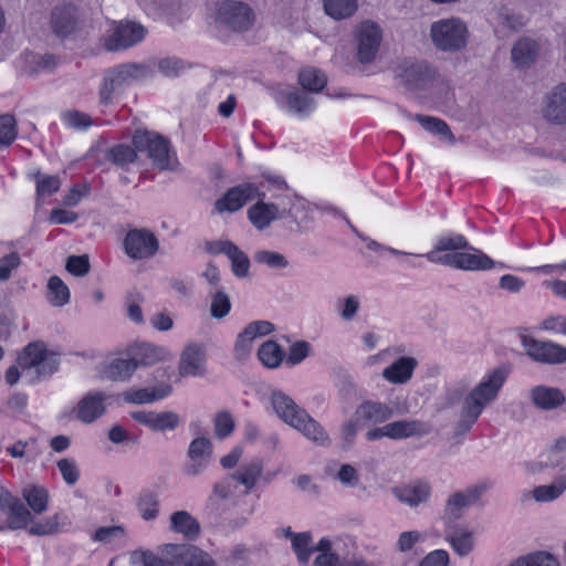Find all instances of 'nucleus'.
Instances as JSON below:
<instances>
[{
  "label": "nucleus",
  "instance_id": "56",
  "mask_svg": "<svg viewBox=\"0 0 566 566\" xmlns=\"http://www.w3.org/2000/svg\"><path fill=\"white\" fill-rule=\"evenodd\" d=\"M470 248L468 240L462 234H450L438 239L436 249L438 251H459Z\"/></svg>",
  "mask_w": 566,
  "mask_h": 566
},
{
  "label": "nucleus",
  "instance_id": "55",
  "mask_svg": "<svg viewBox=\"0 0 566 566\" xmlns=\"http://www.w3.org/2000/svg\"><path fill=\"white\" fill-rule=\"evenodd\" d=\"M228 258L231 261V270L237 277H245L249 274L250 260L248 255L235 244L230 250Z\"/></svg>",
  "mask_w": 566,
  "mask_h": 566
},
{
  "label": "nucleus",
  "instance_id": "11",
  "mask_svg": "<svg viewBox=\"0 0 566 566\" xmlns=\"http://www.w3.org/2000/svg\"><path fill=\"white\" fill-rule=\"evenodd\" d=\"M380 27L370 20L363 21L355 32L356 57L361 64L371 63L379 51L381 42Z\"/></svg>",
  "mask_w": 566,
  "mask_h": 566
},
{
  "label": "nucleus",
  "instance_id": "49",
  "mask_svg": "<svg viewBox=\"0 0 566 566\" xmlns=\"http://www.w3.org/2000/svg\"><path fill=\"white\" fill-rule=\"evenodd\" d=\"M510 566H559V563L547 552H536L517 558Z\"/></svg>",
  "mask_w": 566,
  "mask_h": 566
},
{
  "label": "nucleus",
  "instance_id": "9",
  "mask_svg": "<svg viewBox=\"0 0 566 566\" xmlns=\"http://www.w3.org/2000/svg\"><path fill=\"white\" fill-rule=\"evenodd\" d=\"M255 12L243 1L224 0L217 4L216 22L234 32H245L255 22Z\"/></svg>",
  "mask_w": 566,
  "mask_h": 566
},
{
  "label": "nucleus",
  "instance_id": "40",
  "mask_svg": "<svg viewBox=\"0 0 566 566\" xmlns=\"http://www.w3.org/2000/svg\"><path fill=\"white\" fill-rule=\"evenodd\" d=\"M566 491V475L556 478L552 484L539 485L533 490L537 502H551L558 499Z\"/></svg>",
  "mask_w": 566,
  "mask_h": 566
},
{
  "label": "nucleus",
  "instance_id": "19",
  "mask_svg": "<svg viewBox=\"0 0 566 566\" xmlns=\"http://www.w3.org/2000/svg\"><path fill=\"white\" fill-rule=\"evenodd\" d=\"M542 115L551 124H566V83L556 85L545 95Z\"/></svg>",
  "mask_w": 566,
  "mask_h": 566
},
{
  "label": "nucleus",
  "instance_id": "34",
  "mask_svg": "<svg viewBox=\"0 0 566 566\" xmlns=\"http://www.w3.org/2000/svg\"><path fill=\"white\" fill-rule=\"evenodd\" d=\"M262 461L260 459H255L250 463L241 465L239 470L230 475L233 478L234 483L238 482L244 485V494H248L255 486L259 478L262 474Z\"/></svg>",
  "mask_w": 566,
  "mask_h": 566
},
{
  "label": "nucleus",
  "instance_id": "45",
  "mask_svg": "<svg viewBox=\"0 0 566 566\" xmlns=\"http://www.w3.org/2000/svg\"><path fill=\"white\" fill-rule=\"evenodd\" d=\"M23 497L35 514H41L48 509L49 493L44 488H25Z\"/></svg>",
  "mask_w": 566,
  "mask_h": 566
},
{
  "label": "nucleus",
  "instance_id": "31",
  "mask_svg": "<svg viewBox=\"0 0 566 566\" xmlns=\"http://www.w3.org/2000/svg\"><path fill=\"white\" fill-rule=\"evenodd\" d=\"M392 409L377 401H365L356 409V417L371 423H382L392 417Z\"/></svg>",
  "mask_w": 566,
  "mask_h": 566
},
{
  "label": "nucleus",
  "instance_id": "10",
  "mask_svg": "<svg viewBox=\"0 0 566 566\" xmlns=\"http://www.w3.org/2000/svg\"><path fill=\"white\" fill-rule=\"evenodd\" d=\"M30 522L32 515L24 503L0 489V531L25 528Z\"/></svg>",
  "mask_w": 566,
  "mask_h": 566
},
{
  "label": "nucleus",
  "instance_id": "6",
  "mask_svg": "<svg viewBox=\"0 0 566 566\" xmlns=\"http://www.w3.org/2000/svg\"><path fill=\"white\" fill-rule=\"evenodd\" d=\"M133 146L139 151H147L153 165L159 170H175L179 164L169 140L156 133L137 130L133 136Z\"/></svg>",
  "mask_w": 566,
  "mask_h": 566
},
{
  "label": "nucleus",
  "instance_id": "17",
  "mask_svg": "<svg viewBox=\"0 0 566 566\" xmlns=\"http://www.w3.org/2000/svg\"><path fill=\"white\" fill-rule=\"evenodd\" d=\"M213 453V444L210 439L206 437H198L193 439L188 448L187 457L189 462L184 464L182 471L188 476H197L202 473Z\"/></svg>",
  "mask_w": 566,
  "mask_h": 566
},
{
  "label": "nucleus",
  "instance_id": "20",
  "mask_svg": "<svg viewBox=\"0 0 566 566\" xmlns=\"http://www.w3.org/2000/svg\"><path fill=\"white\" fill-rule=\"evenodd\" d=\"M277 104L300 117L308 116L315 108V99L305 91L297 88L279 90L274 93Z\"/></svg>",
  "mask_w": 566,
  "mask_h": 566
},
{
  "label": "nucleus",
  "instance_id": "61",
  "mask_svg": "<svg viewBox=\"0 0 566 566\" xmlns=\"http://www.w3.org/2000/svg\"><path fill=\"white\" fill-rule=\"evenodd\" d=\"M253 340L254 337L248 334L245 328L238 335L234 344V354L238 360H244L249 357Z\"/></svg>",
  "mask_w": 566,
  "mask_h": 566
},
{
  "label": "nucleus",
  "instance_id": "43",
  "mask_svg": "<svg viewBox=\"0 0 566 566\" xmlns=\"http://www.w3.org/2000/svg\"><path fill=\"white\" fill-rule=\"evenodd\" d=\"M48 301L53 306H63L70 301V290L66 284L56 275L48 282Z\"/></svg>",
  "mask_w": 566,
  "mask_h": 566
},
{
  "label": "nucleus",
  "instance_id": "47",
  "mask_svg": "<svg viewBox=\"0 0 566 566\" xmlns=\"http://www.w3.org/2000/svg\"><path fill=\"white\" fill-rule=\"evenodd\" d=\"M416 119L421 124V126L432 133L437 134L441 137L447 138L450 143L454 142V136L452 132L450 130L449 126L446 122L442 119H439L437 117H430L426 115H417Z\"/></svg>",
  "mask_w": 566,
  "mask_h": 566
},
{
  "label": "nucleus",
  "instance_id": "54",
  "mask_svg": "<svg viewBox=\"0 0 566 566\" xmlns=\"http://www.w3.org/2000/svg\"><path fill=\"white\" fill-rule=\"evenodd\" d=\"M253 259L259 264H265L271 269H285L289 266L287 259L275 251L259 250L253 254Z\"/></svg>",
  "mask_w": 566,
  "mask_h": 566
},
{
  "label": "nucleus",
  "instance_id": "8",
  "mask_svg": "<svg viewBox=\"0 0 566 566\" xmlns=\"http://www.w3.org/2000/svg\"><path fill=\"white\" fill-rule=\"evenodd\" d=\"M430 34L434 45L444 52H457L467 45V25L455 18L432 23Z\"/></svg>",
  "mask_w": 566,
  "mask_h": 566
},
{
  "label": "nucleus",
  "instance_id": "53",
  "mask_svg": "<svg viewBox=\"0 0 566 566\" xmlns=\"http://www.w3.org/2000/svg\"><path fill=\"white\" fill-rule=\"evenodd\" d=\"M312 536L310 533H297L293 535L292 547L301 563L306 564L313 553L311 547Z\"/></svg>",
  "mask_w": 566,
  "mask_h": 566
},
{
  "label": "nucleus",
  "instance_id": "16",
  "mask_svg": "<svg viewBox=\"0 0 566 566\" xmlns=\"http://www.w3.org/2000/svg\"><path fill=\"white\" fill-rule=\"evenodd\" d=\"M164 555L174 559L176 566H216L214 559L197 546L188 544H167Z\"/></svg>",
  "mask_w": 566,
  "mask_h": 566
},
{
  "label": "nucleus",
  "instance_id": "33",
  "mask_svg": "<svg viewBox=\"0 0 566 566\" xmlns=\"http://www.w3.org/2000/svg\"><path fill=\"white\" fill-rule=\"evenodd\" d=\"M171 528L188 539H196L200 534L199 522L187 511H177L170 516Z\"/></svg>",
  "mask_w": 566,
  "mask_h": 566
},
{
  "label": "nucleus",
  "instance_id": "18",
  "mask_svg": "<svg viewBox=\"0 0 566 566\" xmlns=\"http://www.w3.org/2000/svg\"><path fill=\"white\" fill-rule=\"evenodd\" d=\"M145 34L146 30L142 24L129 21L120 22L105 40V48L111 52L125 50L139 43Z\"/></svg>",
  "mask_w": 566,
  "mask_h": 566
},
{
  "label": "nucleus",
  "instance_id": "39",
  "mask_svg": "<svg viewBox=\"0 0 566 566\" xmlns=\"http://www.w3.org/2000/svg\"><path fill=\"white\" fill-rule=\"evenodd\" d=\"M284 356V350L274 340H266L258 349V358L268 368L279 367Z\"/></svg>",
  "mask_w": 566,
  "mask_h": 566
},
{
  "label": "nucleus",
  "instance_id": "3",
  "mask_svg": "<svg viewBox=\"0 0 566 566\" xmlns=\"http://www.w3.org/2000/svg\"><path fill=\"white\" fill-rule=\"evenodd\" d=\"M255 199L258 201L249 207L247 214L249 221L259 231L268 229L273 221L287 218L298 223L295 209L305 210V203L295 206L291 198H286L287 202L284 199L280 202H265V192L261 188L260 196Z\"/></svg>",
  "mask_w": 566,
  "mask_h": 566
},
{
  "label": "nucleus",
  "instance_id": "41",
  "mask_svg": "<svg viewBox=\"0 0 566 566\" xmlns=\"http://www.w3.org/2000/svg\"><path fill=\"white\" fill-rule=\"evenodd\" d=\"M158 494L150 490H144L137 499V509L145 521L155 520L159 512Z\"/></svg>",
  "mask_w": 566,
  "mask_h": 566
},
{
  "label": "nucleus",
  "instance_id": "42",
  "mask_svg": "<svg viewBox=\"0 0 566 566\" xmlns=\"http://www.w3.org/2000/svg\"><path fill=\"white\" fill-rule=\"evenodd\" d=\"M136 147L119 144L109 148L106 153V159L114 165L125 168L127 165L133 164L137 159Z\"/></svg>",
  "mask_w": 566,
  "mask_h": 566
},
{
  "label": "nucleus",
  "instance_id": "21",
  "mask_svg": "<svg viewBox=\"0 0 566 566\" xmlns=\"http://www.w3.org/2000/svg\"><path fill=\"white\" fill-rule=\"evenodd\" d=\"M206 360V348L202 344L192 343L187 345L180 355V376H205L207 373Z\"/></svg>",
  "mask_w": 566,
  "mask_h": 566
},
{
  "label": "nucleus",
  "instance_id": "58",
  "mask_svg": "<svg viewBox=\"0 0 566 566\" xmlns=\"http://www.w3.org/2000/svg\"><path fill=\"white\" fill-rule=\"evenodd\" d=\"M230 308L231 303L228 294L222 290L217 291L212 295V301L210 305L211 316L214 318H222L230 312Z\"/></svg>",
  "mask_w": 566,
  "mask_h": 566
},
{
  "label": "nucleus",
  "instance_id": "64",
  "mask_svg": "<svg viewBox=\"0 0 566 566\" xmlns=\"http://www.w3.org/2000/svg\"><path fill=\"white\" fill-rule=\"evenodd\" d=\"M30 57L31 73L52 71L57 64V60L53 54H31Z\"/></svg>",
  "mask_w": 566,
  "mask_h": 566
},
{
  "label": "nucleus",
  "instance_id": "15",
  "mask_svg": "<svg viewBox=\"0 0 566 566\" xmlns=\"http://www.w3.org/2000/svg\"><path fill=\"white\" fill-rule=\"evenodd\" d=\"M468 250H472L474 253L454 252L444 254L443 261H446V265L464 271H485L491 270L496 265L500 268L505 266L504 263H496L489 255L471 245Z\"/></svg>",
  "mask_w": 566,
  "mask_h": 566
},
{
  "label": "nucleus",
  "instance_id": "38",
  "mask_svg": "<svg viewBox=\"0 0 566 566\" xmlns=\"http://www.w3.org/2000/svg\"><path fill=\"white\" fill-rule=\"evenodd\" d=\"M298 83L304 91L318 93L326 86L327 77L315 67H305L298 73Z\"/></svg>",
  "mask_w": 566,
  "mask_h": 566
},
{
  "label": "nucleus",
  "instance_id": "2",
  "mask_svg": "<svg viewBox=\"0 0 566 566\" xmlns=\"http://www.w3.org/2000/svg\"><path fill=\"white\" fill-rule=\"evenodd\" d=\"M271 402L275 413L289 426L298 430L305 438L319 446L329 443V437L323 427L301 408L290 396L274 391Z\"/></svg>",
  "mask_w": 566,
  "mask_h": 566
},
{
  "label": "nucleus",
  "instance_id": "62",
  "mask_svg": "<svg viewBox=\"0 0 566 566\" xmlns=\"http://www.w3.org/2000/svg\"><path fill=\"white\" fill-rule=\"evenodd\" d=\"M65 268L71 274L83 276L90 272L88 256L86 254L71 255L66 260Z\"/></svg>",
  "mask_w": 566,
  "mask_h": 566
},
{
  "label": "nucleus",
  "instance_id": "29",
  "mask_svg": "<svg viewBox=\"0 0 566 566\" xmlns=\"http://www.w3.org/2000/svg\"><path fill=\"white\" fill-rule=\"evenodd\" d=\"M132 361L139 366H149L156 364L165 357V349L149 343H140L129 348Z\"/></svg>",
  "mask_w": 566,
  "mask_h": 566
},
{
  "label": "nucleus",
  "instance_id": "57",
  "mask_svg": "<svg viewBox=\"0 0 566 566\" xmlns=\"http://www.w3.org/2000/svg\"><path fill=\"white\" fill-rule=\"evenodd\" d=\"M158 70L167 77H176L186 69V63L176 56H167L158 60Z\"/></svg>",
  "mask_w": 566,
  "mask_h": 566
},
{
  "label": "nucleus",
  "instance_id": "22",
  "mask_svg": "<svg viewBox=\"0 0 566 566\" xmlns=\"http://www.w3.org/2000/svg\"><path fill=\"white\" fill-rule=\"evenodd\" d=\"M130 416L138 423L158 432L172 431L180 423L179 415L174 411H134Z\"/></svg>",
  "mask_w": 566,
  "mask_h": 566
},
{
  "label": "nucleus",
  "instance_id": "13",
  "mask_svg": "<svg viewBox=\"0 0 566 566\" xmlns=\"http://www.w3.org/2000/svg\"><path fill=\"white\" fill-rule=\"evenodd\" d=\"M124 251L133 260H144L154 256L159 242L153 231L146 228L129 230L123 242Z\"/></svg>",
  "mask_w": 566,
  "mask_h": 566
},
{
  "label": "nucleus",
  "instance_id": "50",
  "mask_svg": "<svg viewBox=\"0 0 566 566\" xmlns=\"http://www.w3.org/2000/svg\"><path fill=\"white\" fill-rule=\"evenodd\" d=\"M36 181V199L50 197L57 192L61 187V180L57 176H48L41 172L34 175Z\"/></svg>",
  "mask_w": 566,
  "mask_h": 566
},
{
  "label": "nucleus",
  "instance_id": "1",
  "mask_svg": "<svg viewBox=\"0 0 566 566\" xmlns=\"http://www.w3.org/2000/svg\"><path fill=\"white\" fill-rule=\"evenodd\" d=\"M507 376L509 370L505 367H497L488 373L469 392L463 401L460 420L455 426V434L462 436L470 431L486 405L497 398Z\"/></svg>",
  "mask_w": 566,
  "mask_h": 566
},
{
  "label": "nucleus",
  "instance_id": "35",
  "mask_svg": "<svg viewBox=\"0 0 566 566\" xmlns=\"http://www.w3.org/2000/svg\"><path fill=\"white\" fill-rule=\"evenodd\" d=\"M495 23L494 32L499 38H507L509 33L516 32L524 25L523 19L505 7L497 10Z\"/></svg>",
  "mask_w": 566,
  "mask_h": 566
},
{
  "label": "nucleus",
  "instance_id": "4",
  "mask_svg": "<svg viewBox=\"0 0 566 566\" xmlns=\"http://www.w3.org/2000/svg\"><path fill=\"white\" fill-rule=\"evenodd\" d=\"M394 74L398 85L410 93L429 90L439 77L434 66L417 59H403L394 67Z\"/></svg>",
  "mask_w": 566,
  "mask_h": 566
},
{
  "label": "nucleus",
  "instance_id": "23",
  "mask_svg": "<svg viewBox=\"0 0 566 566\" xmlns=\"http://www.w3.org/2000/svg\"><path fill=\"white\" fill-rule=\"evenodd\" d=\"M530 399L539 410L551 411L565 403L564 392L556 387L538 385L530 390Z\"/></svg>",
  "mask_w": 566,
  "mask_h": 566
},
{
  "label": "nucleus",
  "instance_id": "37",
  "mask_svg": "<svg viewBox=\"0 0 566 566\" xmlns=\"http://www.w3.org/2000/svg\"><path fill=\"white\" fill-rule=\"evenodd\" d=\"M324 10L334 20H345L355 14L357 0H323Z\"/></svg>",
  "mask_w": 566,
  "mask_h": 566
},
{
  "label": "nucleus",
  "instance_id": "36",
  "mask_svg": "<svg viewBox=\"0 0 566 566\" xmlns=\"http://www.w3.org/2000/svg\"><path fill=\"white\" fill-rule=\"evenodd\" d=\"M429 495L430 485L423 481H418L411 485H407L397 492L398 499L410 506H416L426 502Z\"/></svg>",
  "mask_w": 566,
  "mask_h": 566
},
{
  "label": "nucleus",
  "instance_id": "7",
  "mask_svg": "<svg viewBox=\"0 0 566 566\" xmlns=\"http://www.w3.org/2000/svg\"><path fill=\"white\" fill-rule=\"evenodd\" d=\"M18 365L22 370L35 369V379L51 376L57 370L59 360L50 353L41 340L29 343L18 356Z\"/></svg>",
  "mask_w": 566,
  "mask_h": 566
},
{
  "label": "nucleus",
  "instance_id": "25",
  "mask_svg": "<svg viewBox=\"0 0 566 566\" xmlns=\"http://www.w3.org/2000/svg\"><path fill=\"white\" fill-rule=\"evenodd\" d=\"M389 438L394 440L407 439L411 437L421 438L432 431V427L421 420H398L388 423Z\"/></svg>",
  "mask_w": 566,
  "mask_h": 566
},
{
  "label": "nucleus",
  "instance_id": "30",
  "mask_svg": "<svg viewBox=\"0 0 566 566\" xmlns=\"http://www.w3.org/2000/svg\"><path fill=\"white\" fill-rule=\"evenodd\" d=\"M417 366V360L412 357H400L390 366L384 369L382 377L392 384L407 382Z\"/></svg>",
  "mask_w": 566,
  "mask_h": 566
},
{
  "label": "nucleus",
  "instance_id": "51",
  "mask_svg": "<svg viewBox=\"0 0 566 566\" xmlns=\"http://www.w3.org/2000/svg\"><path fill=\"white\" fill-rule=\"evenodd\" d=\"M17 122L13 115L3 114L0 116V148L9 147L17 138Z\"/></svg>",
  "mask_w": 566,
  "mask_h": 566
},
{
  "label": "nucleus",
  "instance_id": "48",
  "mask_svg": "<svg viewBox=\"0 0 566 566\" xmlns=\"http://www.w3.org/2000/svg\"><path fill=\"white\" fill-rule=\"evenodd\" d=\"M158 557L149 551H135L132 553L130 559L134 565L137 566H176L172 558Z\"/></svg>",
  "mask_w": 566,
  "mask_h": 566
},
{
  "label": "nucleus",
  "instance_id": "5",
  "mask_svg": "<svg viewBox=\"0 0 566 566\" xmlns=\"http://www.w3.org/2000/svg\"><path fill=\"white\" fill-rule=\"evenodd\" d=\"M153 74L151 67L146 63L128 62L114 66L106 71L99 86V101L104 105L113 102L115 93Z\"/></svg>",
  "mask_w": 566,
  "mask_h": 566
},
{
  "label": "nucleus",
  "instance_id": "32",
  "mask_svg": "<svg viewBox=\"0 0 566 566\" xmlns=\"http://www.w3.org/2000/svg\"><path fill=\"white\" fill-rule=\"evenodd\" d=\"M136 370V364L132 361L130 357L127 359L115 358L104 365L102 369V377L112 381H126Z\"/></svg>",
  "mask_w": 566,
  "mask_h": 566
},
{
  "label": "nucleus",
  "instance_id": "60",
  "mask_svg": "<svg viewBox=\"0 0 566 566\" xmlns=\"http://www.w3.org/2000/svg\"><path fill=\"white\" fill-rule=\"evenodd\" d=\"M57 468L67 485H74L80 478V470L74 459L64 458L57 461Z\"/></svg>",
  "mask_w": 566,
  "mask_h": 566
},
{
  "label": "nucleus",
  "instance_id": "52",
  "mask_svg": "<svg viewBox=\"0 0 566 566\" xmlns=\"http://www.w3.org/2000/svg\"><path fill=\"white\" fill-rule=\"evenodd\" d=\"M214 434L222 440L229 437L235 427L234 419L230 411L222 410L216 413L213 418Z\"/></svg>",
  "mask_w": 566,
  "mask_h": 566
},
{
  "label": "nucleus",
  "instance_id": "14",
  "mask_svg": "<svg viewBox=\"0 0 566 566\" xmlns=\"http://www.w3.org/2000/svg\"><path fill=\"white\" fill-rule=\"evenodd\" d=\"M263 187V182L260 185L253 182H243L238 186L231 187L227 192L216 200L214 209L218 212H234L241 209L247 202L254 200L260 196V188Z\"/></svg>",
  "mask_w": 566,
  "mask_h": 566
},
{
  "label": "nucleus",
  "instance_id": "12",
  "mask_svg": "<svg viewBox=\"0 0 566 566\" xmlns=\"http://www.w3.org/2000/svg\"><path fill=\"white\" fill-rule=\"evenodd\" d=\"M521 342L526 354L536 363L545 365H560L566 363V347L557 343L538 340L527 335H523Z\"/></svg>",
  "mask_w": 566,
  "mask_h": 566
},
{
  "label": "nucleus",
  "instance_id": "28",
  "mask_svg": "<svg viewBox=\"0 0 566 566\" xmlns=\"http://www.w3.org/2000/svg\"><path fill=\"white\" fill-rule=\"evenodd\" d=\"M537 43L530 38L520 39L511 50V57L513 63L518 69L530 67L538 54Z\"/></svg>",
  "mask_w": 566,
  "mask_h": 566
},
{
  "label": "nucleus",
  "instance_id": "27",
  "mask_svg": "<svg viewBox=\"0 0 566 566\" xmlns=\"http://www.w3.org/2000/svg\"><path fill=\"white\" fill-rule=\"evenodd\" d=\"M170 385L161 384L151 388H130L124 392V400L128 403L144 405L160 400L170 395Z\"/></svg>",
  "mask_w": 566,
  "mask_h": 566
},
{
  "label": "nucleus",
  "instance_id": "26",
  "mask_svg": "<svg viewBox=\"0 0 566 566\" xmlns=\"http://www.w3.org/2000/svg\"><path fill=\"white\" fill-rule=\"evenodd\" d=\"M76 9L72 4L55 7L51 14V27L57 36L71 34L76 27Z\"/></svg>",
  "mask_w": 566,
  "mask_h": 566
},
{
  "label": "nucleus",
  "instance_id": "59",
  "mask_svg": "<svg viewBox=\"0 0 566 566\" xmlns=\"http://www.w3.org/2000/svg\"><path fill=\"white\" fill-rule=\"evenodd\" d=\"M467 506H469V504L462 495V492H455L448 499L444 514L451 521L458 520L461 517L462 509Z\"/></svg>",
  "mask_w": 566,
  "mask_h": 566
},
{
  "label": "nucleus",
  "instance_id": "63",
  "mask_svg": "<svg viewBox=\"0 0 566 566\" xmlns=\"http://www.w3.org/2000/svg\"><path fill=\"white\" fill-rule=\"evenodd\" d=\"M311 346L305 340H297L291 345L286 358V364L294 366L303 361L310 354Z\"/></svg>",
  "mask_w": 566,
  "mask_h": 566
},
{
  "label": "nucleus",
  "instance_id": "46",
  "mask_svg": "<svg viewBox=\"0 0 566 566\" xmlns=\"http://www.w3.org/2000/svg\"><path fill=\"white\" fill-rule=\"evenodd\" d=\"M447 539L459 556H467L474 547L473 533L470 531L458 530Z\"/></svg>",
  "mask_w": 566,
  "mask_h": 566
},
{
  "label": "nucleus",
  "instance_id": "44",
  "mask_svg": "<svg viewBox=\"0 0 566 566\" xmlns=\"http://www.w3.org/2000/svg\"><path fill=\"white\" fill-rule=\"evenodd\" d=\"M64 520L65 517L62 514L56 513L52 516L32 523V525L28 528V532L29 534L35 536L52 535L60 531L61 524H65Z\"/></svg>",
  "mask_w": 566,
  "mask_h": 566
},
{
  "label": "nucleus",
  "instance_id": "24",
  "mask_svg": "<svg viewBox=\"0 0 566 566\" xmlns=\"http://www.w3.org/2000/svg\"><path fill=\"white\" fill-rule=\"evenodd\" d=\"M106 395L101 391L88 392L77 403L76 418L83 422L91 423L101 417L105 411L104 400Z\"/></svg>",
  "mask_w": 566,
  "mask_h": 566
}]
</instances>
